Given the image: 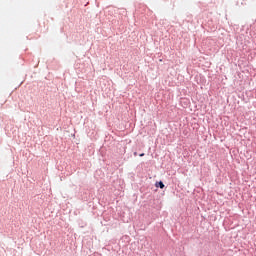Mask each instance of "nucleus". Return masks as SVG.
<instances>
[{
	"label": "nucleus",
	"instance_id": "obj_2",
	"mask_svg": "<svg viewBox=\"0 0 256 256\" xmlns=\"http://www.w3.org/2000/svg\"><path fill=\"white\" fill-rule=\"evenodd\" d=\"M140 157H145V153H142L139 155Z\"/></svg>",
	"mask_w": 256,
	"mask_h": 256
},
{
	"label": "nucleus",
	"instance_id": "obj_1",
	"mask_svg": "<svg viewBox=\"0 0 256 256\" xmlns=\"http://www.w3.org/2000/svg\"><path fill=\"white\" fill-rule=\"evenodd\" d=\"M156 187H160V189H165V184H163V182H157L156 183Z\"/></svg>",
	"mask_w": 256,
	"mask_h": 256
},
{
	"label": "nucleus",
	"instance_id": "obj_3",
	"mask_svg": "<svg viewBox=\"0 0 256 256\" xmlns=\"http://www.w3.org/2000/svg\"><path fill=\"white\" fill-rule=\"evenodd\" d=\"M134 156L137 157V152H134Z\"/></svg>",
	"mask_w": 256,
	"mask_h": 256
}]
</instances>
